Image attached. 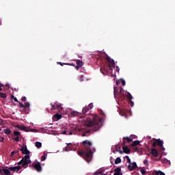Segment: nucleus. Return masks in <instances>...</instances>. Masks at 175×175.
<instances>
[{
  "label": "nucleus",
  "instance_id": "obj_61",
  "mask_svg": "<svg viewBox=\"0 0 175 175\" xmlns=\"http://www.w3.org/2000/svg\"><path fill=\"white\" fill-rule=\"evenodd\" d=\"M81 77H83V75H81Z\"/></svg>",
  "mask_w": 175,
  "mask_h": 175
},
{
  "label": "nucleus",
  "instance_id": "obj_58",
  "mask_svg": "<svg viewBox=\"0 0 175 175\" xmlns=\"http://www.w3.org/2000/svg\"><path fill=\"white\" fill-rule=\"evenodd\" d=\"M5 139L4 137H1V140L3 142V140Z\"/></svg>",
  "mask_w": 175,
  "mask_h": 175
},
{
  "label": "nucleus",
  "instance_id": "obj_34",
  "mask_svg": "<svg viewBox=\"0 0 175 175\" xmlns=\"http://www.w3.org/2000/svg\"><path fill=\"white\" fill-rule=\"evenodd\" d=\"M14 154H18V150L12 151L11 152V157H13V155H14Z\"/></svg>",
  "mask_w": 175,
  "mask_h": 175
},
{
  "label": "nucleus",
  "instance_id": "obj_37",
  "mask_svg": "<svg viewBox=\"0 0 175 175\" xmlns=\"http://www.w3.org/2000/svg\"><path fill=\"white\" fill-rule=\"evenodd\" d=\"M50 105L51 107V110H55V106H54V105H53V103H51Z\"/></svg>",
  "mask_w": 175,
  "mask_h": 175
},
{
  "label": "nucleus",
  "instance_id": "obj_57",
  "mask_svg": "<svg viewBox=\"0 0 175 175\" xmlns=\"http://www.w3.org/2000/svg\"><path fill=\"white\" fill-rule=\"evenodd\" d=\"M167 163H169V165H170V161H167Z\"/></svg>",
  "mask_w": 175,
  "mask_h": 175
},
{
  "label": "nucleus",
  "instance_id": "obj_28",
  "mask_svg": "<svg viewBox=\"0 0 175 175\" xmlns=\"http://www.w3.org/2000/svg\"><path fill=\"white\" fill-rule=\"evenodd\" d=\"M14 136L20 137V136H21V133L18 131H14Z\"/></svg>",
  "mask_w": 175,
  "mask_h": 175
},
{
  "label": "nucleus",
  "instance_id": "obj_39",
  "mask_svg": "<svg viewBox=\"0 0 175 175\" xmlns=\"http://www.w3.org/2000/svg\"><path fill=\"white\" fill-rule=\"evenodd\" d=\"M100 114L101 116H103V117H105V112H103V111H102V110H100Z\"/></svg>",
  "mask_w": 175,
  "mask_h": 175
},
{
  "label": "nucleus",
  "instance_id": "obj_52",
  "mask_svg": "<svg viewBox=\"0 0 175 175\" xmlns=\"http://www.w3.org/2000/svg\"><path fill=\"white\" fill-rule=\"evenodd\" d=\"M62 134H63V135H68V134L66 133V131H63Z\"/></svg>",
  "mask_w": 175,
  "mask_h": 175
},
{
  "label": "nucleus",
  "instance_id": "obj_19",
  "mask_svg": "<svg viewBox=\"0 0 175 175\" xmlns=\"http://www.w3.org/2000/svg\"><path fill=\"white\" fill-rule=\"evenodd\" d=\"M151 154H152V155H153V157L157 158V157H158V150H157V149H155V148H152Z\"/></svg>",
  "mask_w": 175,
  "mask_h": 175
},
{
  "label": "nucleus",
  "instance_id": "obj_3",
  "mask_svg": "<svg viewBox=\"0 0 175 175\" xmlns=\"http://www.w3.org/2000/svg\"><path fill=\"white\" fill-rule=\"evenodd\" d=\"M11 99H14V102H16L17 103L19 104V107L20 109H23L22 113L23 114H29V107L31 106V104L29 103L26 102L25 103V105L18 101L17 98L14 97V95L11 96Z\"/></svg>",
  "mask_w": 175,
  "mask_h": 175
},
{
  "label": "nucleus",
  "instance_id": "obj_31",
  "mask_svg": "<svg viewBox=\"0 0 175 175\" xmlns=\"http://www.w3.org/2000/svg\"><path fill=\"white\" fill-rule=\"evenodd\" d=\"M128 163H129V165H132V162L131 161V159L129 158V156H126L125 157Z\"/></svg>",
  "mask_w": 175,
  "mask_h": 175
},
{
  "label": "nucleus",
  "instance_id": "obj_35",
  "mask_svg": "<svg viewBox=\"0 0 175 175\" xmlns=\"http://www.w3.org/2000/svg\"><path fill=\"white\" fill-rule=\"evenodd\" d=\"M100 72L101 73H103V75H105V72H106V68H100Z\"/></svg>",
  "mask_w": 175,
  "mask_h": 175
},
{
  "label": "nucleus",
  "instance_id": "obj_51",
  "mask_svg": "<svg viewBox=\"0 0 175 175\" xmlns=\"http://www.w3.org/2000/svg\"><path fill=\"white\" fill-rule=\"evenodd\" d=\"M118 152H120V154H124V151L122 150H118Z\"/></svg>",
  "mask_w": 175,
  "mask_h": 175
},
{
  "label": "nucleus",
  "instance_id": "obj_56",
  "mask_svg": "<svg viewBox=\"0 0 175 175\" xmlns=\"http://www.w3.org/2000/svg\"><path fill=\"white\" fill-rule=\"evenodd\" d=\"M0 174L2 175V170L0 169Z\"/></svg>",
  "mask_w": 175,
  "mask_h": 175
},
{
  "label": "nucleus",
  "instance_id": "obj_4",
  "mask_svg": "<svg viewBox=\"0 0 175 175\" xmlns=\"http://www.w3.org/2000/svg\"><path fill=\"white\" fill-rule=\"evenodd\" d=\"M113 94L115 98H120V99H124L125 96H126V92L124 90L122 87L116 88H113Z\"/></svg>",
  "mask_w": 175,
  "mask_h": 175
},
{
  "label": "nucleus",
  "instance_id": "obj_41",
  "mask_svg": "<svg viewBox=\"0 0 175 175\" xmlns=\"http://www.w3.org/2000/svg\"><path fill=\"white\" fill-rule=\"evenodd\" d=\"M141 173L143 175L146 174V170H144V169L141 170Z\"/></svg>",
  "mask_w": 175,
  "mask_h": 175
},
{
  "label": "nucleus",
  "instance_id": "obj_11",
  "mask_svg": "<svg viewBox=\"0 0 175 175\" xmlns=\"http://www.w3.org/2000/svg\"><path fill=\"white\" fill-rule=\"evenodd\" d=\"M126 98L129 100V103L130 105L131 106V107H133L134 103H133V101H132V99L133 98L132 96V94H131V93H129V92H127Z\"/></svg>",
  "mask_w": 175,
  "mask_h": 175
},
{
  "label": "nucleus",
  "instance_id": "obj_59",
  "mask_svg": "<svg viewBox=\"0 0 175 175\" xmlns=\"http://www.w3.org/2000/svg\"><path fill=\"white\" fill-rule=\"evenodd\" d=\"M0 91H2V88H0Z\"/></svg>",
  "mask_w": 175,
  "mask_h": 175
},
{
  "label": "nucleus",
  "instance_id": "obj_1",
  "mask_svg": "<svg viewBox=\"0 0 175 175\" xmlns=\"http://www.w3.org/2000/svg\"><path fill=\"white\" fill-rule=\"evenodd\" d=\"M84 125L88 128H92L91 130H87L82 134L83 137L87 136V133H91V132H96L102 128L103 123L102 122V118L98 116L92 115L88 116L86 120H83Z\"/></svg>",
  "mask_w": 175,
  "mask_h": 175
},
{
  "label": "nucleus",
  "instance_id": "obj_33",
  "mask_svg": "<svg viewBox=\"0 0 175 175\" xmlns=\"http://www.w3.org/2000/svg\"><path fill=\"white\" fill-rule=\"evenodd\" d=\"M57 110H59V111H62L63 108H62V107H61V105H57Z\"/></svg>",
  "mask_w": 175,
  "mask_h": 175
},
{
  "label": "nucleus",
  "instance_id": "obj_55",
  "mask_svg": "<svg viewBox=\"0 0 175 175\" xmlns=\"http://www.w3.org/2000/svg\"><path fill=\"white\" fill-rule=\"evenodd\" d=\"M35 131H36L35 129H31V132H35Z\"/></svg>",
  "mask_w": 175,
  "mask_h": 175
},
{
  "label": "nucleus",
  "instance_id": "obj_14",
  "mask_svg": "<svg viewBox=\"0 0 175 175\" xmlns=\"http://www.w3.org/2000/svg\"><path fill=\"white\" fill-rule=\"evenodd\" d=\"M123 146H125V141L123 142ZM123 152L125 154H129L131 152V149L128 146H123Z\"/></svg>",
  "mask_w": 175,
  "mask_h": 175
},
{
  "label": "nucleus",
  "instance_id": "obj_40",
  "mask_svg": "<svg viewBox=\"0 0 175 175\" xmlns=\"http://www.w3.org/2000/svg\"><path fill=\"white\" fill-rule=\"evenodd\" d=\"M13 140H15V142H20L19 137H16V138H13Z\"/></svg>",
  "mask_w": 175,
  "mask_h": 175
},
{
  "label": "nucleus",
  "instance_id": "obj_26",
  "mask_svg": "<svg viewBox=\"0 0 175 175\" xmlns=\"http://www.w3.org/2000/svg\"><path fill=\"white\" fill-rule=\"evenodd\" d=\"M77 65L78 66H81H81H83V61H81L80 59L77 60Z\"/></svg>",
  "mask_w": 175,
  "mask_h": 175
},
{
  "label": "nucleus",
  "instance_id": "obj_29",
  "mask_svg": "<svg viewBox=\"0 0 175 175\" xmlns=\"http://www.w3.org/2000/svg\"><path fill=\"white\" fill-rule=\"evenodd\" d=\"M36 147H37V148H40V147H42V142H36Z\"/></svg>",
  "mask_w": 175,
  "mask_h": 175
},
{
  "label": "nucleus",
  "instance_id": "obj_25",
  "mask_svg": "<svg viewBox=\"0 0 175 175\" xmlns=\"http://www.w3.org/2000/svg\"><path fill=\"white\" fill-rule=\"evenodd\" d=\"M119 163H121V157H118L115 160V165H118Z\"/></svg>",
  "mask_w": 175,
  "mask_h": 175
},
{
  "label": "nucleus",
  "instance_id": "obj_49",
  "mask_svg": "<svg viewBox=\"0 0 175 175\" xmlns=\"http://www.w3.org/2000/svg\"><path fill=\"white\" fill-rule=\"evenodd\" d=\"M116 72H120V67L118 66H116Z\"/></svg>",
  "mask_w": 175,
  "mask_h": 175
},
{
  "label": "nucleus",
  "instance_id": "obj_17",
  "mask_svg": "<svg viewBox=\"0 0 175 175\" xmlns=\"http://www.w3.org/2000/svg\"><path fill=\"white\" fill-rule=\"evenodd\" d=\"M67 146L66 147L64 148L65 151H72V150H73V145H72V144L69 143V144H66Z\"/></svg>",
  "mask_w": 175,
  "mask_h": 175
},
{
  "label": "nucleus",
  "instance_id": "obj_48",
  "mask_svg": "<svg viewBox=\"0 0 175 175\" xmlns=\"http://www.w3.org/2000/svg\"><path fill=\"white\" fill-rule=\"evenodd\" d=\"M159 174L160 175H165L163 172H162L161 171H159Z\"/></svg>",
  "mask_w": 175,
  "mask_h": 175
},
{
  "label": "nucleus",
  "instance_id": "obj_42",
  "mask_svg": "<svg viewBox=\"0 0 175 175\" xmlns=\"http://www.w3.org/2000/svg\"><path fill=\"white\" fill-rule=\"evenodd\" d=\"M58 64H59V65H61V66H64V65H70L69 64H65V63H62V62H59Z\"/></svg>",
  "mask_w": 175,
  "mask_h": 175
},
{
  "label": "nucleus",
  "instance_id": "obj_12",
  "mask_svg": "<svg viewBox=\"0 0 175 175\" xmlns=\"http://www.w3.org/2000/svg\"><path fill=\"white\" fill-rule=\"evenodd\" d=\"M136 168H137V164L136 163V162L131 163V164H129L128 166L129 170L131 171L134 170V169Z\"/></svg>",
  "mask_w": 175,
  "mask_h": 175
},
{
  "label": "nucleus",
  "instance_id": "obj_30",
  "mask_svg": "<svg viewBox=\"0 0 175 175\" xmlns=\"http://www.w3.org/2000/svg\"><path fill=\"white\" fill-rule=\"evenodd\" d=\"M6 96H7L6 93H3V92L0 93V98L5 99V98H6Z\"/></svg>",
  "mask_w": 175,
  "mask_h": 175
},
{
  "label": "nucleus",
  "instance_id": "obj_5",
  "mask_svg": "<svg viewBox=\"0 0 175 175\" xmlns=\"http://www.w3.org/2000/svg\"><path fill=\"white\" fill-rule=\"evenodd\" d=\"M20 150H21L22 154H24L25 155L23 158L26 160H29V154H31V152L28 150V149L27 148V146H22Z\"/></svg>",
  "mask_w": 175,
  "mask_h": 175
},
{
  "label": "nucleus",
  "instance_id": "obj_2",
  "mask_svg": "<svg viewBox=\"0 0 175 175\" xmlns=\"http://www.w3.org/2000/svg\"><path fill=\"white\" fill-rule=\"evenodd\" d=\"M81 144L85 148L81 151L78 152V155L90 163L91 159H92V154L95 152V148H92V142L89 140H85L82 142Z\"/></svg>",
  "mask_w": 175,
  "mask_h": 175
},
{
  "label": "nucleus",
  "instance_id": "obj_8",
  "mask_svg": "<svg viewBox=\"0 0 175 175\" xmlns=\"http://www.w3.org/2000/svg\"><path fill=\"white\" fill-rule=\"evenodd\" d=\"M31 162V160H27L26 159H24V157L22 158V159L18 163V165H22L23 167H28V165H29V163Z\"/></svg>",
  "mask_w": 175,
  "mask_h": 175
},
{
  "label": "nucleus",
  "instance_id": "obj_32",
  "mask_svg": "<svg viewBox=\"0 0 175 175\" xmlns=\"http://www.w3.org/2000/svg\"><path fill=\"white\" fill-rule=\"evenodd\" d=\"M124 140H126V142H127L128 143H131V142L133 141L132 139H131V138H129V137H124Z\"/></svg>",
  "mask_w": 175,
  "mask_h": 175
},
{
  "label": "nucleus",
  "instance_id": "obj_20",
  "mask_svg": "<svg viewBox=\"0 0 175 175\" xmlns=\"http://www.w3.org/2000/svg\"><path fill=\"white\" fill-rule=\"evenodd\" d=\"M10 172V171L9 168H8V170L3 169L2 172H1V173H2L1 175H9Z\"/></svg>",
  "mask_w": 175,
  "mask_h": 175
},
{
  "label": "nucleus",
  "instance_id": "obj_15",
  "mask_svg": "<svg viewBox=\"0 0 175 175\" xmlns=\"http://www.w3.org/2000/svg\"><path fill=\"white\" fill-rule=\"evenodd\" d=\"M16 128H18V129H21V131H25V132H29L28 127L25 126L16 125Z\"/></svg>",
  "mask_w": 175,
  "mask_h": 175
},
{
  "label": "nucleus",
  "instance_id": "obj_53",
  "mask_svg": "<svg viewBox=\"0 0 175 175\" xmlns=\"http://www.w3.org/2000/svg\"><path fill=\"white\" fill-rule=\"evenodd\" d=\"M2 87H3V84L0 83V88H2Z\"/></svg>",
  "mask_w": 175,
  "mask_h": 175
},
{
  "label": "nucleus",
  "instance_id": "obj_18",
  "mask_svg": "<svg viewBox=\"0 0 175 175\" xmlns=\"http://www.w3.org/2000/svg\"><path fill=\"white\" fill-rule=\"evenodd\" d=\"M114 174L113 175H122V172H121V167H118L116 169L114 170Z\"/></svg>",
  "mask_w": 175,
  "mask_h": 175
},
{
  "label": "nucleus",
  "instance_id": "obj_21",
  "mask_svg": "<svg viewBox=\"0 0 175 175\" xmlns=\"http://www.w3.org/2000/svg\"><path fill=\"white\" fill-rule=\"evenodd\" d=\"M54 118L58 121V120H61L62 118V116L58 113L54 115Z\"/></svg>",
  "mask_w": 175,
  "mask_h": 175
},
{
  "label": "nucleus",
  "instance_id": "obj_9",
  "mask_svg": "<svg viewBox=\"0 0 175 175\" xmlns=\"http://www.w3.org/2000/svg\"><path fill=\"white\" fill-rule=\"evenodd\" d=\"M31 167H34L38 172H42V165L40 162H33L31 165Z\"/></svg>",
  "mask_w": 175,
  "mask_h": 175
},
{
  "label": "nucleus",
  "instance_id": "obj_10",
  "mask_svg": "<svg viewBox=\"0 0 175 175\" xmlns=\"http://www.w3.org/2000/svg\"><path fill=\"white\" fill-rule=\"evenodd\" d=\"M92 107H94V104L93 103H90L88 105V106L85 107L84 108H83L82 109V113L83 114H85L87 113V111H89L90 110H91V109H92Z\"/></svg>",
  "mask_w": 175,
  "mask_h": 175
},
{
  "label": "nucleus",
  "instance_id": "obj_7",
  "mask_svg": "<svg viewBox=\"0 0 175 175\" xmlns=\"http://www.w3.org/2000/svg\"><path fill=\"white\" fill-rule=\"evenodd\" d=\"M71 116H72L73 117H80V118H85L84 120H86L87 117H88V116H90V114L88 115H85V114H83L80 112L74 111L71 112Z\"/></svg>",
  "mask_w": 175,
  "mask_h": 175
},
{
  "label": "nucleus",
  "instance_id": "obj_23",
  "mask_svg": "<svg viewBox=\"0 0 175 175\" xmlns=\"http://www.w3.org/2000/svg\"><path fill=\"white\" fill-rule=\"evenodd\" d=\"M4 133L5 135H10V133H12V130H10V129H4Z\"/></svg>",
  "mask_w": 175,
  "mask_h": 175
},
{
  "label": "nucleus",
  "instance_id": "obj_47",
  "mask_svg": "<svg viewBox=\"0 0 175 175\" xmlns=\"http://www.w3.org/2000/svg\"><path fill=\"white\" fill-rule=\"evenodd\" d=\"M120 83H121L120 79V80L116 81V85H119Z\"/></svg>",
  "mask_w": 175,
  "mask_h": 175
},
{
  "label": "nucleus",
  "instance_id": "obj_6",
  "mask_svg": "<svg viewBox=\"0 0 175 175\" xmlns=\"http://www.w3.org/2000/svg\"><path fill=\"white\" fill-rule=\"evenodd\" d=\"M156 146H159L161 151H165V148L163 147V141L161 140V139H156L153 142L152 147H155Z\"/></svg>",
  "mask_w": 175,
  "mask_h": 175
},
{
  "label": "nucleus",
  "instance_id": "obj_27",
  "mask_svg": "<svg viewBox=\"0 0 175 175\" xmlns=\"http://www.w3.org/2000/svg\"><path fill=\"white\" fill-rule=\"evenodd\" d=\"M106 70H108V72H113V69L111 68V65L110 64H108L107 68H106Z\"/></svg>",
  "mask_w": 175,
  "mask_h": 175
},
{
  "label": "nucleus",
  "instance_id": "obj_62",
  "mask_svg": "<svg viewBox=\"0 0 175 175\" xmlns=\"http://www.w3.org/2000/svg\"><path fill=\"white\" fill-rule=\"evenodd\" d=\"M1 127H0V131H1Z\"/></svg>",
  "mask_w": 175,
  "mask_h": 175
},
{
  "label": "nucleus",
  "instance_id": "obj_60",
  "mask_svg": "<svg viewBox=\"0 0 175 175\" xmlns=\"http://www.w3.org/2000/svg\"><path fill=\"white\" fill-rule=\"evenodd\" d=\"M8 175H13L12 174H10H10H8Z\"/></svg>",
  "mask_w": 175,
  "mask_h": 175
},
{
  "label": "nucleus",
  "instance_id": "obj_43",
  "mask_svg": "<svg viewBox=\"0 0 175 175\" xmlns=\"http://www.w3.org/2000/svg\"><path fill=\"white\" fill-rule=\"evenodd\" d=\"M120 81H121L122 85H125V81L124 79H120Z\"/></svg>",
  "mask_w": 175,
  "mask_h": 175
},
{
  "label": "nucleus",
  "instance_id": "obj_45",
  "mask_svg": "<svg viewBox=\"0 0 175 175\" xmlns=\"http://www.w3.org/2000/svg\"><path fill=\"white\" fill-rule=\"evenodd\" d=\"M41 161H46V156H42L41 157Z\"/></svg>",
  "mask_w": 175,
  "mask_h": 175
},
{
  "label": "nucleus",
  "instance_id": "obj_22",
  "mask_svg": "<svg viewBox=\"0 0 175 175\" xmlns=\"http://www.w3.org/2000/svg\"><path fill=\"white\" fill-rule=\"evenodd\" d=\"M120 116H122V117H125V118H128V115L126 114V111H120Z\"/></svg>",
  "mask_w": 175,
  "mask_h": 175
},
{
  "label": "nucleus",
  "instance_id": "obj_44",
  "mask_svg": "<svg viewBox=\"0 0 175 175\" xmlns=\"http://www.w3.org/2000/svg\"><path fill=\"white\" fill-rule=\"evenodd\" d=\"M153 174L154 175H159V172H157V171L154 172Z\"/></svg>",
  "mask_w": 175,
  "mask_h": 175
},
{
  "label": "nucleus",
  "instance_id": "obj_13",
  "mask_svg": "<svg viewBox=\"0 0 175 175\" xmlns=\"http://www.w3.org/2000/svg\"><path fill=\"white\" fill-rule=\"evenodd\" d=\"M21 169L22 167L20 165L9 167V170H10L11 172H18V170H21Z\"/></svg>",
  "mask_w": 175,
  "mask_h": 175
},
{
  "label": "nucleus",
  "instance_id": "obj_50",
  "mask_svg": "<svg viewBox=\"0 0 175 175\" xmlns=\"http://www.w3.org/2000/svg\"><path fill=\"white\" fill-rule=\"evenodd\" d=\"M80 68H81V67L77 65V66H76L77 70H79V69H80Z\"/></svg>",
  "mask_w": 175,
  "mask_h": 175
},
{
  "label": "nucleus",
  "instance_id": "obj_24",
  "mask_svg": "<svg viewBox=\"0 0 175 175\" xmlns=\"http://www.w3.org/2000/svg\"><path fill=\"white\" fill-rule=\"evenodd\" d=\"M139 144H140V141H134V142L132 144V147H136V146H139Z\"/></svg>",
  "mask_w": 175,
  "mask_h": 175
},
{
  "label": "nucleus",
  "instance_id": "obj_46",
  "mask_svg": "<svg viewBox=\"0 0 175 175\" xmlns=\"http://www.w3.org/2000/svg\"><path fill=\"white\" fill-rule=\"evenodd\" d=\"M144 165H148V160H144Z\"/></svg>",
  "mask_w": 175,
  "mask_h": 175
},
{
  "label": "nucleus",
  "instance_id": "obj_38",
  "mask_svg": "<svg viewBox=\"0 0 175 175\" xmlns=\"http://www.w3.org/2000/svg\"><path fill=\"white\" fill-rule=\"evenodd\" d=\"M102 174V172L98 171V172H94L93 175H98V174Z\"/></svg>",
  "mask_w": 175,
  "mask_h": 175
},
{
  "label": "nucleus",
  "instance_id": "obj_16",
  "mask_svg": "<svg viewBox=\"0 0 175 175\" xmlns=\"http://www.w3.org/2000/svg\"><path fill=\"white\" fill-rule=\"evenodd\" d=\"M107 61L111 64V65H113V68H116V62L113 59H111L110 57L107 56Z\"/></svg>",
  "mask_w": 175,
  "mask_h": 175
},
{
  "label": "nucleus",
  "instance_id": "obj_36",
  "mask_svg": "<svg viewBox=\"0 0 175 175\" xmlns=\"http://www.w3.org/2000/svg\"><path fill=\"white\" fill-rule=\"evenodd\" d=\"M21 100H23V102H27V97L23 96V97L21 98Z\"/></svg>",
  "mask_w": 175,
  "mask_h": 175
},
{
  "label": "nucleus",
  "instance_id": "obj_54",
  "mask_svg": "<svg viewBox=\"0 0 175 175\" xmlns=\"http://www.w3.org/2000/svg\"><path fill=\"white\" fill-rule=\"evenodd\" d=\"M68 135H73V132L70 131L69 133H68Z\"/></svg>",
  "mask_w": 175,
  "mask_h": 175
}]
</instances>
